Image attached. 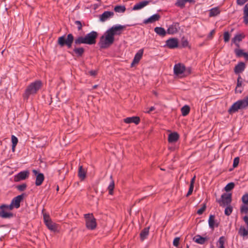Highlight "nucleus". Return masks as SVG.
Returning a JSON list of instances; mask_svg holds the SVG:
<instances>
[{
  "label": "nucleus",
  "instance_id": "obj_1",
  "mask_svg": "<svg viewBox=\"0 0 248 248\" xmlns=\"http://www.w3.org/2000/svg\"><path fill=\"white\" fill-rule=\"evenodd\" d=\"M74 41L76 45H79L82 44H86L84 37L80 36L74 40V36L71 33L67 35L66 39H65V35L59 37L58 39L57 43L61 47L66 46L68 48H70L71 47Z\"/></svg>",
  "mask_w": 248,
  "mask_h": 248
},
{
  "label": "nucleus",
  "instance_id": "obj_2",
  "mask_svg": "<svg viewBox=\"0 0 248 248\" xmlns=\"http://www.w3.org/2000/svg\"><path fill=\"white\" fill-rule=\"evenodd\" d=\"M42 86L41 80H38L31 83L26 88L23 97L24 99L27 100L32 95L36 94Z\"/></svg>",
  "mask_w": 248,
  "mask_h": 248
},
{
  "label": "nucleus",
  "instance_id": "obj_3",
  "mask_svg": "<svg viewBox=\"0 0 248 248\" xmlns=\"http://www.w3.org/2000/svg\"><path fill=\"white\" fill-rule=\"evenodd\" d=\"M248 107V96L234 103L229 109L228 112L230 114H232L238 111L239 109H244Z\"/></svg>",
  "mask_w": 248,
  "mask_h": 248
},
{
  "label": "nucleus",
  "instance_id": "obj_4",
  "mask_svg": "<svg viewBox=\"0 0 248 248\" xmlns=\"http://www.w3.org/2000/svg\"><path fill=\"white\" fill-rule=\"evenodd\" d=\"M114 41V37L107 31L104 35L101 37L99 45L101 48H106L112 45Z\"/></svg>",
  "mask_w": 248,
  "mask_h": 248
},
{
  "label": "nucleus",
  "instance_id": "obj_5",
  "mask_svg": "<svg viewBox=\"0 0 248 248\" xmlns=\"http://www.w3.org/2000/svg\"><path fill=\"white\" fill-rule=\"evenodd\" d=\"M84 216L86 228L90 230H94L96 227L97 224L96 219L93 215L92 214H86Z\"/></svg>",
  "mask_w": 248,
  "mask_h": 248
},
{
  "label": "nucleus",
  "instance_id": "obj_6",
  "mask_svg": "<svg viewBox=\"0 0 248 248\" xmlns=\"http://www.w3.org/2000/svg\"><path fill=\"white\" fill-rule=\"evenodd\" d=\"M43 218L45 225L49 230L54 232L57 231L58 227V225L51 220L48 215L46 214H44Z\"/></svg>",
  "mask_w": 248,
  "mask_h": 248
},
{
  "label": "nucleus",
  "instance_id": "obj_7",
  "mask_svg": "<svg viewBox=\"0 0 248 248\" xmlns=\"http://www.w3.org/2000/svg\"><path fill=\"white\" fill-rule=\"evenodd\" d=\"M97 36L98 34L97 32L95 31H92L90 33H87L84 36L86 44L90 45L95 44Z\"/></svg>",
  "mask_w": 248,
  "mask_h": 248
},
{
  "label": "nucleus",
  "instance_id": "obj_8",
  "mask_svg": "<svg viewBox=\"0 0 248 248\" xmlns=\"http://www.w3.org/2000/svg\"><path fill=\"white\" fill-rule=\"evenodd\" d=\"M125 27V26L117 24L113 26L107 31L114 36L115 35H120Z\"/></svg>",
  "mask_w": 248,
  "mask_h": 248
},
{
  "label": "nucleus",
  "instance_id": "obj_9",
  "mask_svg": "<svg viewBox=\"0 0 248 248\" xmlns=\"http://www.w3.org/2000/svg\"><path fill=\"white\" fill-rule=\"evenodd\" d=\"M231 202V193H224L221 196V200L218 201L220 205L221 206L230 205Z\"/></svg>",
  "mask_w": 248,
  "mask_h": 248
},
{
  "label": "nucleus",
  "instance_id": "obj_10",
  "mask_svg": "<svg viewBox=\"0 0 248 248\" xmlns=\"http://www.w3.org/2000/svg\"><path fill=\"white\" fill-rule=\"evenodd\" d=\"M179 41L176 38H171L166 41L165 46L174 49L178 47Z\"/></svg>",
  "mask_w": 248,
  "mask_h": 248
},
{
  "label": "nucleus",
  "instance_id": "obj_11",
  "mask_svg": "<svg viewBox=\"0 0 248 248\" xmlns=\"http://www.w3.org/2000/svg\"><path fill=\"white\" fill-rule=\"evenodd\" d=\"M30 172L26 170L19 172L14 176V180L15 182H19L24 180L29 177Z\"/></svg>",
  "mask_w": 248,
  "mask_h": 248
},
{
  "label": "nucleus",
  "instance_id": "obj_12",
  "mask_svg": "<svg viewBox=\"0 0 248 248\" xmlns=\"http://www.w3.org/2000/svg\"><path fill=\"white\" fill-rule=\"evenodd\" d=\"M14 217V214L9 212L6 208L0 206V217L3 218H11Z\"/></svg>",
  "mask_w": 248,
  "mask_h": 248
},
{
  "label": "nucleus",
  "instance_id": "obj_13",
  "mask_svg": "<svg viewBox=\"0 0 248 248\" xmlns=\"http://www.w3.org/2000/svg\"><path fill=\"white\" fill-rule=\"evenodd\" d=\"M33 174L36 175L35 185L37 186H40L43 182L45 177L42 173H38L37 170H32Z\"/></svg>",
  "mask_w": 248,
  "mask_h": 248
},
{
  "label": "nucleus",
  "instance_id": "obj_14",
  "mask_svg": "<svg viewBox=\"0 0 248 248\" xmlns=\"http://www.w3.org/2000/svg\"><path fill=\"white\" fill-rule=\"evenodd\" d=\"M143 54V49H140L136 53L133 61L131 64V67H133L135 64H138L141 60Z\"/></svg>",
  "mask_w": 248,
  "mask_h": 248
},
{
  "label": "nucleus",
  "instance_id": "obj_15",
  "mask_svg": "<svg viewBox=\"0 0 248 248\" xmlns=\"http://www.w3.org/2000/svg\"><path fill=\"white\" fill-rule=\"evenodd\" d=\"M174 73L176 75H180L184 73L185 71V66L184 64L177 63L173 67Z\"/></svg>",
  "mask_w": 248,
  "mask_h": 248
},
{
  "label": "nucleus",
  "instance_id": "obj_16",
  "mask_svg": "<svg viewBox=\"0 0 248 248\" xmlns=\"http://www.w3.org/2000/svg\"><path fill=\"white\" fill-rule=\"evenodd\" d=\"M246 68V65L244 62H239L236 64L234 68V72L235 74L240 75Z\"/></svg>",
  "mask_w": 248,
  "mask_h": 248
},
{
  "label": "nucleus",
  "instance_id": "obj_17",
  "mask_svg": "<svg viewBox=\"0 0 248 248\" xmlns=\"http://www.w3.org/2000/svg\"><path fill=\"white\" fill-rule=\"evenodd\" d=\"M160 18V16L158 14H155L149 18L145 19L143 20V23L145 24H147L149 23H153L155 21H158Z\"/></svg>",
  "mask_w": 248,
  "mask_h": 248
},
{
  "label": "nucleus",
  "instance_id": "obj_18",
  "mask_svg": "<svg viewBox=\"0 0 248 248\" xmlns=\"http://www.w3.org/2000/svg\"><path fill=\"white\" fill-rule=\"evenodd\" d=\"M245 37V35L244 33L236 34L234 37L232 39V42L236 46H239V43L241 42Z\"/></svg>",
  "mask_w": 248,
  "mask_h": 248
},
{
  "label": "nucleus",
  "instance_id": "obj_19",
  "mask_svg": "<svg viewBox=\"0 0 248 248\" xmlns=\"http://www.w3.org/2000/svg\"><path fill=\"white\" fill-rule=\"evenodd\" d=\"M178 28L179 23L176 22L173 23L169 27L167 30V32L169 34H173L178 32Z\"/></svg>",
  "mask_w": 248,
  "mask_h": 248
},
{
  "label": "nucleus",
  "instance_id": "obj_20",
  "mask_svg": "<svg viewBox=\"0 0 248 248\" xmlns=\"http://www.w3.org/2000/svg\"><path fill=\"white\" fill-rule=\"evenodd\" d=\"M24 195L21 194L18 195L15 197L11 201V203L15 206L16 208H18L20 207V203L21 201L23 199Z\"/></svg>",
  "mask_w": 248,
  "mask_h": 248
},
{
  "label": "nucleus",
  "instance_id": "obj_21",
  "mask_svg": "<svg viewBox=\"0 0 248 248\" xmlns=\"http://www.w3.org/2000/svg\"><path fill=\"white\" fill-rule=\"evenodd\" d=\"M243 79L242 78L241 76L239 75L237 79V84L236 87L235 89V93H241L243 91V88H242V86L243 85Z\"/></svg>",
  "mask_w": 248,
  "mask_h": 248
},
{
  "label": "nucleus",
  "instance_id": "obj_22",
  "mask_svg": "<svg viewBox=\"0 0 248 248\" xmlns=\"http://www.w3.org/2000/svg\"><path fill=\"white\" fill-rule=\"evenodd\" d=\"M124 121L125 123L126 124L134 123L136 124H138L140 122V119L139 117L133 116L131 117H127L124 120Z\"/></svg>",
  "mask_w": 248,
  "mask_h": 248
},
{
  "label": "nucleus",
  "instance_id": "obj_23",
  "mask_svg": "<svg viewBox=\"0 0 248 248\" xmlns=\"http://www.w3.org/2000/svg\"><path fill=\"white\" fill-rule=\"evenodd\" d=\"M149 1L148 0H143L139 3H138L134 5L132 8L133 10H140L148 4Z\"/></svg>",
  "mask_w": 248,
  "mask_h": 248
},
{
  "label": "nucleus",
  "instance_id": "obj_24",
  "mask_svg": "<svg viewBox=\"0 0 248 248\" xmlns=\"http://www.w3.org/2000/svg\"><path fill=\"white\" fill-rule=\"evenodd\" d=\"M114 13L113 12L105 11L101 16L100 19L101 21H105L109 17L113 16Z\"/></svg>",
  "mask_w": 248,
  "mask_h": 248
},
{
  "label": "nucleus",
  "instance_id": "obj_25",
  "mask_svg": "<svg viewBox=\"0 0 248 248\" xmlns=\"http://www.w3.org/2000/svg\"><path fill=\"white\" fill-rule=\"evenodd\" d=\"M193 241L200 244H203L207 241L208 238L206 237H202L200 235H196L193 237Z\"/></svg>",
  "mask_w": 248,
  "mask_h": 248
},
{
  "label": "nucleus",
  "instance_id": "obj_26",
  "mask_svg": "<svg viewBox=\"0 0 248 248\" xmlns=\"http://www.w3.org/2000/svg\"><path fill=\"white\" fill-rule=\"evenodd\" d=\"M179 136L177 132L170 134L168 136V141L170 143L176 142L179 139Z\"/></svg>",
  "mask_w": 248,
  "mask_h": 248
},
{
  "label": "nucleus",
  "instance_id": "obj_27",
  "mask_svg": "<svg viewBox=\"0 0 248 248\" xmlns=\"http://www.w3.org/2000/svg\"><path fill=\"white\" fill-rule=\"evenodd\" d=\"M238 234L243 237H245L248 235V227L246 228L244 226H241L238 230Z\"/></svg>",
  "mask_w": 248,
  "mask_h": 248
},
{
  "label": "nucleus",
  "instance_id": "obj_28",
  "mask_svg": "<svg viewBox=\"0 0 248 248\" xmlns=\"http://www.w3.org/2000/svg\"><path fill=\"white\" fill-rule=\"evenodd\" d=\"M155 32L158 35L164 37L166 35L167 31L162 27H156L154 29Z\"/></svg>",
  "mask_w": 248,
  "mask_h": 248
},
{
  "label": "nucleus",
  "instance_id": "obj_29",
  "mask_svg": "<svg viewBox=\"0 0 248 248\" xmlns=\"http://www.w3.org/2000/svg\"><path fill=\"white\" fill-rule=\"evenodd\" d=\"M244 16H243V22L244 23L248 25V3H247L244 7Z\"/></svg>",
  "mask_w": 248,
  "mask_h": 248
},
{
  "label": "nucleus",
  "instance_id": "obj_30",
  "mask_svg": "<svg viewBox=\"0 0 248 248\" xmlns=\"http://www.w3.org/2000/svg\"><path fill=\"white\" fill-rule=\"evenodd\" d=\"M220 13V11L218 7H215L209 10V16L210 17L217 16Z\"/></svg>",
  "mask_w": 248,
  "mask_h": 248
},
{
  "label": "nucleus",
  "instance_id": "obj_31",
  "mask_svg": "<svg viewBox=\"0 0 248 248\" xmlns=\"http://www.w3.org/2000/svg\"><path fill=\"white\" fill-rule=\"evenodd\" d=\"M235 53L236 55L238 57L243 56L246 60L248 61V54L243 52V50L240 49H236L235 50Z\"/></svg>",
  "mask_w": 248,
  "mask_h": 248
},
{
  "label": "nucleus",
  "instance_id": "obj_32",
  "mask_svg": "<svg viewBox=\"0 0 248 248\" xmlns=\"http://www.w3.org/2000/svg\"><path fill=\"white\" fill-rule=\"evenodd\" d=\"M149 228H145L140 233V238L142 241L144 240L149 235Z\"/></svg>",
  "mask_w": 248,
  "mask_h": 248
},
{
  "label": "nucleus",
  "instance_id": "obj_33",
  "mask_svg": "<svg viewBox=\"0 0 248 248\" xmlns=\"http://www.w3.org/2000/svg\"><path fill=\"white\" fill-rule=\"evenodd\" d=\"M86 172L85 170L83 169L82 166H80L78 171V176L81 180L85 179L86 177Z\"/></svg>",
  "mask_w": 248,
  "mask_h": 248
},
{
  "label": "nucleus",
  "instance_id": "obj_34",
  "mask_svg": "<svg viewBox=\"0 0 248 248\" xmlns=\"http://www.w3.org/2000/svg\"><path fill=\"white\" fill-rule=\"evenodd\" d=\"M182 114L183 116H186L188 114L190 111V108L187 105H185L181 108Z\"/></svg>",
  "mask_w": 248,
  "mask_h": 248
},
{
  "label": "nucleus",
  "instance_id": "obj_35",
  "mask_svg": "<svg viewBox=\"0 0 248 248\" xmlns=\"http://www.w3.org/2000/svg\"><path fill=\"white\" fill-rule=\"evenodd\" d=\"M11 140L12 142V150L14 152L15 151L16 147L18 142V139L15 136L12 135L11 137Z\"/></svg>",
  "mask_w": 248,
  "mask_h": 248
},
{
  "label": "nucleus",
  "instance_id": "obj_36",
  "mask_svg": "<svg viewBox=\"0 0 248 248\" xmlns=\"http://www.w3.org/2000/svg\"><path fill=\"white\" fill-rule=\"evenodd\" d=\"M126 8L124 5H117L114 7V10L117 13H123L125 11Z\"/></svg>",
  "mask_w": 248,
  "mask_h": 248
},
{
  "label": "nucleus",
  "instance_id": "obj_37",
  "mask_svg": "<svg viewBox=\"0 0 248 248\" xmlns=\"http://www.w3.org/2000/svg\"><path fill=\"white\" fill-rule=\"evenodd\" d=\"M73 51L78 56L80 57L83 55L84 49L83 47H77L75 48Z\"/></svg>",
  "mask_w": 248,
  "mask_h": 248
},
{
  "label": "nucleus",
  "instance_id": "obj_38",
  "mask_svg": "<svg viewBox=\"0 0 248 248\" xmlns=\"http://www.w3.org/2000/svg\"><path fill=\"white\" fill-rule=\"evenodd\" d=\"M208 224L210 228L213 229L214 228L215 224V216L211 215L208 219Z\"/></svg>",
  "mask_w": 248,
  "mask_h": 248
},
{
  "label": "nucleus",
  "instance_id": "obj_39",
  "mask_svg": "<svg viewBox=\"0 0 248 248\" xmlns=\"http://www.w3.org/2000/svg\"><path fill=\"white\" fill-rule=\"evenodd\" d=\"M225 241V238L223 236H221L219 238L218 241L217 242V246H219L218 248H224V244Z\"/></svg>",
  "mask_w": 248,
  "mask_h": 248
},
{
  "label": "nucleus",
  "instance_id": "obj_40",
  "mask_svg": "<svg viewBox=\"0 0 248 248\" xmlns=\"http://www.w3.org/2000/svg\"><path fill=\"white\" fill-rule=\"evenodd\" d=\"M240 209L241 213L248 214V203L243 204L241 206Z\"/></svg>",
  "mask_w": 248,
  "mask_h": 248
},
{
  "label": "nucleus",
  "instance_id": "obj_41",
  "mask_svg": "<svg viewBox=\"0 0 248 248\" xmlns=\"http://www.w3.org/2000/svg\"><path fill=\"white\" fill-rule=\"evenodd\" d=\"M186 3V0H177L175 5L181 8H184Z\"/></svg>",
  "mask_w": 248,
  "mask_h": 248
},
{
  "label": "nucleus",
  "instance_id": "obj_42",
  "mask_svg": "<svg viewBox=\"0 0 248 248\" xmlns=\"http://www.w3.org/2000/svg\"><path fill=\"white\" fill-rule=\"evenodd\" d=\"M232 212V207L231 205H227L224 213L226 216H230Z\"/></svg>",
  "mask_w": 248,
  "mask_h": 248
},
{
  "label": "nucleus",
  "instance_id": "obj_43",
  "mask_svg": "<svg viewBox=\"0 0 248 248\" xmlns=\"http://www.w3.org/2000/svg\"><path fill=\"white\" fill-rule=\"evenodd\" d=\"M114 188V181L113 180H112L108 187V190L109 194L110 195H112L113 194V191Z\"/></svg>",
  "mask_w": 248,
  "mask_h": 248
},
{
  "label": "nucleus",
  "instance_id": "obj_44",
  "mask_svg": "<svg viewBox=\"0 0 248 248\" xmlns=\"http://www.w3.org/2000/svg\"><path fill=\"white\" fill-rule=\"evenodd\" d=\"M234 187V184L232 182L228 184L225 187V190L226 191H229L232 189Z\"/></svg>",
  "mask_w": 248,
  "mask_h": 248
},
{
  "label": "nucleus",
  "instance_id": "obj_45",
  "mask_svg": "<svg viewBox=\"0 0 248 248\" xmlns=\"http://www.w3.org/2000/svg\"><path fill=\"white\" fill-rule=\"evenodd\" d=\"M27 187V185L26 184H22L20 185L16 186V188L20 191H24Z\"/></svg>",
  "mask_w": 248,
  "mask_h": 248
},
{
  "label": "nucleus",
  "instance_id": "obj_46",
  "mask_svg": "<svg viewBox=\"0 0 248 248\" xmlns=\"http://www.w3.org/2000/svg\"><path fill=\"white\" fill-rule=\"evenodd\" d=\"M2 207L6 208L9 211L13 210V208H15V206L11 202L10 204H9V205H5V204L2 205Z\"/></svg>",
  "mask_w": 248,
  "mask_h": 248
},
{
  "label": "nucleus",
  "instance_id": "obj_47",
  "mask_svg": "<svg viewBox=\"0 0 248 248\" xmlns=\"http://www.w3.org/2000/svg\"><path fill=\"white\" fill-rule=\"evenodd\" d=\"M230 38V35L228 31H225L224 33V41L225 43L228 42Z\"/></svg>",
  "mask_w": 248,
  "mask_h": 248
},
{
  "label": "nucleus",
  "instance_id": "obj_48",
  "mask_svg": "<svg viewBox=\"0 0 248 248\" xmlns=\"http://www.w3.org/2000/svg\"><path fill=\"white\" fill-rule=\"evenodd\" d=\"M242 201L243 204L248 203V193L242 196Z\"/></svg>",
  "mask_w": 248,
  "mask_h": 248
},
{
  "label": "nucleus",
  "instance_id": "obj_49",
  "mask_svg": "<svg viewBox=\"0 0 248 248\" xmlns=\"http://www.w3.org/2000/svg\"><path fill=\"white\" fill-rule=\"evenodd\" d=\"M205 209H206V204H204L203 205V206L197 211V213L200 215H202L203 213V212L205 211Z\"/></svg>",
  "mask_w": 248,
  "mask_h": 248
},
{
  "label": "nucleus",
  "instance_id": "obj_50",
  "mask_svg": "<svg viewBox=\"0 0 248 248\" xmlns=\"http://www.w3.org/2000/svg\"><path fill=\"white\" fill-rule=\"evenodd\" d=\"M75 24L77 26L78 31H80L82 28V25L81 22L79 20H76L75 22Z\"/></svg>",
  "mask_w": 248,
  "mask_h": 248
},
{
  "label": "nucleus",
  "instance_id": "obj_51",
  "mask_svg": "<svg viewBox=\"0 0 248 248\" xmlns=\"http://www.w3.org/2000/svg\"><path fill=\"white\" fill-rule=\"evenodd\" d=\"M239 162V158L238 157H235L233 159V167L236 168L238 166Z\"/></svg>",
  "mask_w": 248,
  "mask_h": 248
},
{
  "label": "nucleus",
  "instance_id": "obj_52",
  "mask_svg": "<svg viewBox=\"0 0 248 248\" xmlns=\"http://www.w3.org/2000/svg\"><path fill=\"white\" fill-rule=\"evenodd\" d=\"M180 238L175 237L173 241V245L174 247H177L179 244Z\"/></svg>",
  "mask_w": 248,
  "mask_h": 248
},
{
  "label": "nucleus",
  "instance_id": "obj_53",
  "mask_svg": "<svg viewBox=\"0 0 248 248\" xmlns=\"http://www.w3.org/2000/svg\"><path fill=\"white\" fill-rule=\"evenodd\" d=\"M194 186H190L189 190L186 195V197L189 196L190 195H191L193 191Z\"/></svg>",
  "mask_w": 248,
  "mask_h": 248
},
{
  "label": "nucleus",
  "instance_id": "obj_54",
  "mask_svg": "<svg viewBox=\"0 0 248 248\" xmlns=\"http://www.w3.org/2000/svg\"><path fill=\"white\" fill-rule=\"evenodd\" d=\"M248 0H237L236 3L238 5L242 6L247 2Z\"/></svg>",
  "mask_w": 248,
  "mask_h": 248
},
{
  "label": "nucleus",
  "instance_id": "obj_55",
  "mask_svg": "<svg viewBox=\"0 0 248 248\" xmlns=\"http://www.w3.org/2000/svg\"><path fill=\"white\" fill-rule=\"evenodd\" d=\"M215 33V30H212L210 33H209V34L207 36V38L209 39H212V37H213V34H214Z\"/></svg>",
  "mask_w": 248,
  "mask_h": 248
},
{
  "label": "nucleus",
  "instance_id": "obj_56",
  "mask_svg": "<svg viewBox=\"0 0 248 248\" xmlns=\"http://www.w3.org/2000/svg\"><path fill=\"white\" fill-rule=\"evenodd\" d=\"M243 220L245 224L247 225V227H248V216H246L243 217Z\"/></svg>",
  "mask_w": 248,
  "mask_h": 248
},
{
  "label": "nucleus",
  "instance_id": "obj_57",
  "mask_svg": "<svg viewBox=\"0 0 248 248\" xmlns=\"http://www.w3.org/2000/svg\"><path fill=\"white\" fill-rule=\"evenodd\" d=\"M188 45V42L186 40H185L182 41V46L184 47H186V46H187Z\"/></svg>",
  "mask_w": 248,
  "mask_h": 248
},
{
  "label": "nucleus",
  "instance_id": "obj_58",
  "mask_svg": "<svg viewBox=\"0 0 248 248\" xmlns=\"http://www.w3.org/2000/svg\"><path fill=\"white\" fill-rule=\"evenodd\" d=\"M195 178H196V176H194L191 180L190 181V186H194V183H195Z\"/></svg>",
  "mask_w": 248,
  "mask_h": 248
},
{
  "label": "nucleus",
  "instance_id": "obj_59",
  "mask_svg": "<svg viewBox=\"0 0 248 248\" xmlns=\"http://www.w3.org/2000/svg\"><path fill=\"white\" fill-rule=\"evenodd\" d=\"M90 74L91 75L94 76L96 75V71L94 70H92L90 71Z\"/></svg>",
  "mask_w": 248,
  "mask_h": 248
},
{
  "label": "nucleus",
  "instance_id": "obj_60",
  "mask_svg": "<svg viewBox=\"0 0 248 248\" xmlns=\"http://www.w3.org/2000/svg\"><path fill=\"white\" fill-rule=\"evenodd\" d=\"M155 109V108L154 107H151V108H150L147 111V113H150L151 111L154 110Z\"/></svg>",
  "mask_w": 248,
  "mask_h": 248
},
{
  "label": "nucleus",
  "instance_id": "obj_61",
  "mask_svg": "<svg viewBox=\"0 0 248 248\" xmlns=\"http://www.w3.org/2000/svg\"><path fill=\"white\" fill-rule=\"evenodd\" d=\"M186 3L187 2H192L194 1V0H186Z\"/></svg>",
  "mask_w": 248,
  "mask_h": 248
},
{
  "label": "nucleus",
  "instance_id": "obj_62",
  "mask_svg": "<svg viewBox=\"0 0 248 248\" xmlns=\"http://www.w3.org/2000/svg\"><path fill=\"white\" fill-rule=\"evenodd\" d=\"M97 85H95L93 86V89H95L96 87H97Z\"/></svg>",
  "mask_w": 248,
  "mask_h": 248
},
{
  "label": "nucleus",
  "instance_id": "obj_63",
  "mask_svg": "<svg viewBox=\"0 0 248 248\" xmlns=\"http://www.w3.org/2000/svg\"><path fill=\"white\" fill-rule=\"evenodd\" d=\"M57 191H58V190H59V186H57Z\"/></svg>",
  "mask_w": 248,
  "mask_h": 248
},
{
  "label": "nucleus",
  "instance_id": "obj_64",
  "mask_svg": "<svg viewBox=\"0 0 248 248\" xmlns=\"http://www.w3.org/2000/svg\"><path fill=\"white\" fill-rule=\"evenodd\" d=\"M247 82H248V81H247Z\"/></svg>",
  "mask_w": 248,
  "mask_h": 248
}]
</instances>
